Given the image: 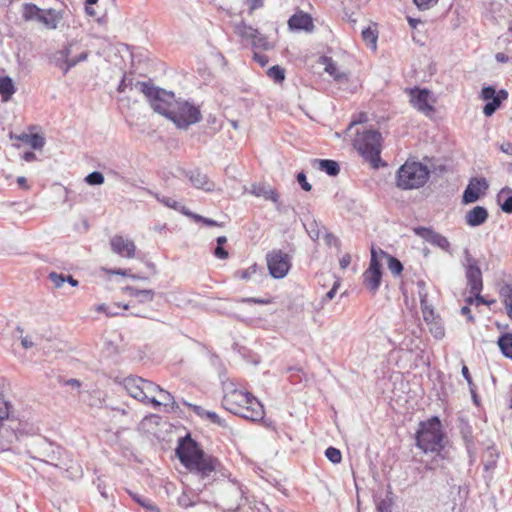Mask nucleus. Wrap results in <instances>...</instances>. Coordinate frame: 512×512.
I'll return each instance as SVG.
<instances>
[{
	"mask_svg": "<svg viewBox=\"0 0 512 512\" xmlns=\"http://www.w3.org/2000/svg\"><path fill=\"white\" fill-rule=\"evenodd\" d=\"M176 454L181 463L190 471L191 476L203 482V487L214 481V474L219 462L216 458L205 454L194 440L191 438L181 440L176 448Z\"/></svg>",
	"mask_w": 512,
	"mask_h": 512,
	"instance_id": "obj_1",
	"label": "nucleus"
},
{
	"mask_svg": "<svg viewBox=\"0 0 512 512\" xmlns=\"http://www.w3.org/2000/svg\"><path fill=\"white\" fill-rule=\"evenodd\" d=\"M123 385L132 398L143 404H151L154 408H158L161 405L165 407L170 406L173 412L179 409V405L174 400V397L152 381L138 376H128L124 379Z\"/></svg>",
	"mask_w": 512,
	"mask_h": 512,
	"instance_id": "obj_2",
	"label": "nucleus"
},
{
	"mask_svg": "<svg viewBox=\"0 0 512 512\" xmlns=\"http://www.w3.org/2000/svg\"><path fill=\"white\" fill-rule=\"evenodd\" d=\"M223 407L232 414L251 421L262 420L265 414L260 401L251 393L233 389L222 400Z\"/></svg>",
	"mask_w": 512,
	"mask_h": 512,
	"instance_id": "obj_3",
	"label": "nucleus"
},
{
	"mask_svg": "<svg viewBox=\"0 0 512 512\" xmlns=\"http://www.w3.org/2000/svg\"><path fill=\"white\" fill-rule=\"evenodd\" d=\"M33 458L66 471L69 478H80L83 474L80 465L67 454V452L52 443L42 441L38 455Z\"/></svg>",
	"mask_w": 512,
	"mask_h": 512,
	"instance_id": "obj_4",
	"label": "nucleus"
},
{
	"mask_svg": "<svg viewBox=\"0 0 512 512\" xmlns=\"http://www.w3.org/2000/svg\"><path fill=\"white\" fill-rule=\"evenodd\" d=\"M444 433L442 424L437 416L419 424L416 432V445L425 453L440 452L444 447Z\"/></svg>",
	"mask_w": 512,
	"mask_h": 512,
	"instance_id": "obj_5",
	"label": "nucleus"
},
{
	"mask_svg": "<svg viewBox=\"0 0 512 512\" xmlns=\"http://www.w3.org/2000/svg\"><path fill=\"white\" fill-rule=\"evenodd\" d=\"M89 51L85 49L80 42L73 39L67 42L63 47L49 56V62L61 70L66 75L72 68L80 62L88 59Z\"/></svg>",
	"mask_w": 512,
	"mask_h": 512,
	"instance_id": "obj_6",
	"label": "nucleus"
},
{
	"mask_svg": "<svg viewBox=\"0 0 512 512\" xmlns=\"http://www.w3.org/2000/svg\"><path fill=\"white\" fill-rule=\"evenodd\" d=\"M136 88L145 95L155 112L165 116L166 118L169 117L174 103L177 100L174 93L155 87L149 82L138 81L136 83Z\"/></svg>",
	"mask_w": 512,
	"mask_h": 512,
	"instance_id": "obj_7",
	"label": "nucleus"
},
{
	"mask_svg": "<svg viewBox=\"0 0 512 512\" xmlns=\"http://www.w3.org/2000/svg\"><path fill=\"white\" fill-rule=\"evenodd\" d=\"M429 177L426 165L420 162H405L397 171V186L403 190L417 189L425 185Z\"/></svg>",
	"mask_w": 512,
	"mask_h": 512,
	"instance_id": "obj_8",
	"label": "nucleus"
},
{
	"mask_svg": "<svg viewBox=\"0 0 512 512\" xmlns=\"http://www.w3.org/2000/svg\"><path fill=\"white\" fill-rule=\"evenodd\" d=\"M381 134L376 130H367L357 134L354 147L359 154L369 161L373 168H378L381 162Z\"/></svg>",
	"mask_w": 512,
	"mask_h": 512,
	"instance_id": "obj_9",
	"label": "nucleus"
},
{
	"mask_svg": "<svg viewBox=\"0 0 512 512\" xmlns=\"http://www.w3.org/2000/svg\"><path fill=\"white\" fill-rule=\"evenodd\" d=\"M177 128L187 130L191 125L201 121L199 107L183 99H177L168 117Z\"/></svg>",
	"mask_w": 512,
	"mask_h": 512,
	"instance_id": "obj_10",
	"label": "nucleus"
},
{
	"mask_svg": "<svg viewBox=\"0 0 512 512\" xmlns=\"http://www.w3.org/2000/svg\"><path fill=\"white\" fill-rule=\"evenodd\" d=\"M270 275L275 279L284 278L291 267L290 256L282 250H272L266 255Z\"/></svg>",
	"mask_w": 512,
	"mask_h": 512,
	"instance_id": "obj_11",
	"label": "nucleus"
},
{
	"mask_svg": "<svg viewBox=\"0 0 512 512\" xmlns=\"http://www.w3.org/2000/svg\"><path fill=\"white\" fill-rule=\"evenodd\" d=\"M463 266L465 268V275L467 284L470 287V292H481L483 289L482 272L477 260L468 250L464 251Z\"/></svg>",
	"mask_w": 512,
	"mask_h": 512,
	"instance_id": "obj_12",
	"label": "nucleus"
},
{
	"mask_svg": "<svg viewBox=\"0 0 512 512\" xmlns=\"http://www.w3.org/2000/svg\"><path fill=\"white\" fill-rule=\"evenodd\" d=\"M381 279L382 270L381 264L378 261V251L372 246L370 263L363 273V283L370 292L376 293L381 284Z\"/></svg>",
	"mask_w": 512,
	"mask_h": 512,
	"instance_id": "obj_13",
	"label": "nucleus"
},
{
	"mask_svg": "<svg viewBox=\"0 0 512 512\" xmlns=\"http://www.w3.org/2000/svg\"><path fill=\"white\" fill-rule=\"evenodd\" d=\"M413 232L415 233V235L421 237L431 245H434L446 252H449L450 243L448 239L445 236L434 231L432 228L418 226L413 228Z\"/></svg>",
	"mask_w": 512,
	"mask_h": 512,
	"instance_id": "obj_14",
	"label": "nucleus"
},
{
	"mask_svg": "<svg viewBox=\"0 0 512 512\" xmlns=\"http://www.w3.org/2000/svg\"><path fill=\"white\" fill-rule=\"evenodd\" d=\"M489 185L485 178H472L464 190L462 201L465 204L476 202L488 189Z\"/></svg>",
	"mask_w": 512,
	"mask_h": 512,
	"instance_id": "obj_15",
	"label": "nucleus"
},
{
	"mask_svg": "<svg viewBox=\"0 0 512 512\" xmlns=\"http://www.w3.org/2000/svg\"><path fill=\"white\" fill-rule=\"evenodd\" d=\"M111 250L121 257L128 259L135 257L136 246L130 239L124 238L121 235H115L110 239Z\"/></svg>",
	"mask_w": 512,
	"mask_h": 512,
	"instance_id": "obj_16",
	"label": "nucleus"
},
{
	"mask_svg": "<svg viewBox=\"0 0 512 512\" xmlns=\"http://www.w3.org/2000/svg\"><path fill=\"white\" fill-rule=\"evenodd\" d=\"M410 95V102L415 109L426 115L434 111L430 104L431 94L429 90L415 88L410 91Z\"/></svg>",
	"mask_w": 512,
	"mask_h": 512,
	"instance_id": "obj_17",
	"label": "nucleus"
},
{
	"mask_svg": "<svg viewBox=\"0 0 512 512\" xmlns=\"http://www.w3.org/2000/svg\"><path fill=\"white\" fill-rule=\"evenodd\" d=\"M288 25L292 30L312 31L314 28L311 16L304 12H298L292 15L288 21Z\"/></svg>",
	"mask_w": 512,
	"mask_h": 512,
	"instance_id": "obj_18",
	"label": "nucleus"
},
{
	"mask_svg": "<svg viewBox=\"0 0 512 512\" xmlns=\"http://www.w3.org/2000/svg\"><path fill=\"white\" fill-rule=\"evenodd\" d=\"M188 178L191 184L197 189H202L206 192H212L215 190L214 182H212L206 174L200 172L199 170L189 172Z\"/></svg>",
	"mask_w": 512,
	"mask_h": 512,
	"instance_id": "obj_19",
	"label": "nucleus"
},
{
	"mask_svg": "<svg viewBox=\"0 0 512 512\" xmlns=\"http://www.w3.org/2000/svg\"><path fill=\"white\" fill-rule=\"evenodd\" d=\"M62 19L63 15L61 11H57L52 8L42 9L39 22L42 23L47 29L55 30L57 29Z\"/></svg>",
	"mask_w": 512,
	"mask_h": 512,
	"instance_id": "obj_20",
	"label": "nucleus"
},
{
	"mask_svg": "<svg viewBox=\"0 0 512 512\" xmlns=\"http://www.w3.org/2000/svg\"><path fill=\"white\" fill-rule=\"evenodd\" d=\"M488 219V211L483 206H475L465 215L466 223L471 227L480 226Z\"/></svg>",
	"mask_w": 512,
	"mask_h": 512,
	"instance_id": "obj_21",
	"label": "nucleus"
},
{
	"mask_svg": "<svg viewBox=\"0 0 512 512\" xmlns=\"http://www.w3.org/2000/svg\"><path fill=\"white\" fill-rule=\"evenodd\" d=\"M250 193L256 197H263L266 200H270L278 204L279 195L278 193L267 184H253L251 186Z\"/></svg>",
	"mask_w": 512,
	"mask_h": 512,
	"instance_id": "obj_22",
	"label": "nucleus"
},
{
	"mask_svg": "<svg viewBox=\"0 0 512 512\" xmlns=\"http://www.w3.org/2000/svg\"><path fill=\"white\" fill-rule=\"evenodd\" d=\"M312 167L324 171L329 176H337L340 172L339 164L330 159H314L311 161Z\"/></svg>",
	"mask_w": 512,
	"mask_h": 512,
	"instance_id": "obj_23",
	"label": "nucleus"
},
{
	"mask_svg": "<svg viewBox=\"0 0 512 512\" xmlns=\"http://www.w3.org/2000/svg\"><path fill=\"white\" fill-rule=\"evenodd\" d=\"M11 139H15L31 146L33 149H42L45 145V139L39 134L21 133L20 135L10 134Z\"/></svg>",
	"mask_w": 512,
	"mask_h": 512,
	"instance_id": "obj_24",
	"label": "nucleus"
},
{
	"mask_svg": "<svg viewBox=\"0 0 512 512\" xmlns=\"http://www.w3.org/2000/svg\"><path fill=\"white\" fill-rule=\"evenodd\" d=\"M323 63L325 64V71L331 75L336 81H347L348 80V76L345 72H340L338 70V67L336 65V63L331 59V58H328V57H324L323 58Z\"/></svg>",
	"mask_w": 512,
	"mask_h": 512,
	"instance_id": "obj_25",
	"label": "nucleus"
},
{
	"mask_svg": "<svg viewBox=\"0 0 512 512\" xmlns=\"http://www.w3.org/2000/svg\"><path fill=\"white\" fill-rule=\"evenodd\" d=\"M127 293L135 297L141 303L151 302L154 299L155 292L151 289H138L135 287H126Z\"/></svg>",
	"mask_w": 512,
	"mask_h": 512,
	"instance_id": "obj_26",
	"label": "nucleus"
},
{
	"mask_svg": "<svg viewBox=\"0 0 512 512\" xmlns=\"http://www.w3.org/2000/svg\"><path fill=\"white\" fill-rule=\"evenodd\" d=\"M15 91L13 80L9 76L0 77V95L4 101H8Z\"/></svg>",
	"mask_w": 512,
	"mask_h": 512,
	"instance_id": "obj_27",
	"label": "nucleus"
},
{
	"mask_svg": "<svg viewBox=\"0 0 512 512\" xmlns=\"http://www.w3.org/2000/svg\"><path fill=\"white\" fill-rule=\"evenodd\" d=\"M498 201L502 211L512 214V189L505 187L498 194Z\"/></svg>",
	"mask_w": 512,
	"mask_h": 512,
	"instance_id": "obj_28",
	"label": "nucleus"
},
{
	"mask_svg": "<svg viewBox=\"0 0 512 512\" xmlns=\"http://www.w3.org/2000/svg\"><path fill=\"white\" fill-rule=\"evenodd\" d=\"M419 298L425 322L429 325L431 322L437 321L433 309H431V307L427 304V294L425 292L419 291Z\"/></svg>",
	"mask_w": 512,
	"mask_h": 512,
	"instance_id": "obj_29",
	"label": "nucleus"
},
{
	"mask_svg": "<svg viewBox=\"0 0 512 512\" xmlns=\"http://www.w3.org/2000/svg\"><path fill=\"white\" fill-rule=\"evenodd\" d=\"M497 344L502 354L512 359V333H505L498 338Z\"/></svg>",
	"mask_w": 512,
	"mask_h": 512,
	"instance_id": "obj_30",
	"label": "nucleus"
},
{
	"mask_svg": "<svg viewBox=\"0 0 512 512\" xmlns=\"http://www.w3.org/2000/svg\"><path fill=\"white\" fill-rule=\"evenodd\" d=\"M378 255L387 259L388 269L394 275H399L403 270V265L397 258L387 254L382 249H379Z\"/></svg>",
	"mask_w": 512,
	"mask_h": 512,
	"instance_id": "obj_31",
	"label": "nucleus"
},
{
	"mask_svg": "<svg viewBox=\"0 0 512 512\" xmlns=\"http://www.w3.org/2000/svg\"><path fill=\"white\" fill-rule=\"evenodd\" d=\"M146 191L149 194L153 195L159 202H161L165 206H167L169 208H173L178 211H183V213L186 215H192L191 213L184 211V206H182L181 203L177 202L176 200H174L170 197L160 196L159 194L154 193L150 190H146Z\"/></svg>",
	"mask_w": 512,
	"mask_h": 512,
	"instance_id": "obj_32",
	"label": "nucleus"
},
{
	"mask_svg": "<svg viewBox=\"0 0 512 512\" xmlns=\"http://www.w3.org/2000/svg\"><path fill=\"white\" fill-rule=\"evenodd\" d=\"M500 295L503 299L507 314L512 319V285H503L500 289Z\"/></svg>",
	"mask_w": 512,
	"mask_h": 512,
	"instance_id": "obj_33",
	"label": "nucleus"
},
{
	"mask_svg": "<svg viewBox=\"0 0 512 512\" xmlns=\"http://www.w3.org/2000/svg\"><path fill=\"white\" fill-rule=\"evenodd\" d=\"M42 9L35 4H24L22 16L25 20H36L39 22Z\"/></svg>",
	"mask_w": 512,
	"mask_h": 512,
	"instance_id": "obj_34",
	"label": "nucleus"
},
{
	"mask_svg": "<svg viewBox=\"0 0 512 512\" xmlns=\"http://www.w3.org/2000/svg\"><path fill=\"white\" fill-rule=\"evenodd\" d=\"M130 495H131L132 499L137 504L142 506L147 512H160L159 508L150 499H148L140 494H137V493L130 492Z\"/></svg>",
	"mask_w": 512,
	"mask_h": 512,
	"instance_id": "obj_35",
	"label": "nucleus"
},
{
	"mask_svg": "<svg viewBox=\"0 0 512 512\" xmlns=\"http://www.w3.org/2000/svg\"><path fill=\"white\" fill-rule=\"evenodd\" d=\"M236 33L242 37L243 39H256L258 35V31L251 26L246 25L245 23H240L235 28Z\"/></svg>",
	"mask_w": 512,
	"mask_h": 512,
	"instance_id": "obj_36",
	"label": "nucleus"
},
{
	"mask_svg": "<svg viewBox=\"0 0 512 512\" xmlns=\"http://www.w3.org/2000/svg\"><path fill=\"white\" fill-rule=\"evenodd\" d=\"M362 38L367 45H369L373 50H376L378 33L375 29H372L371 27L363 29Z\"/></svg>",
	"mask_w": 512,
	"mask_h": 512,
	"instance_id": "obj_37",
	"label": "nucleus"
},
{
	"mask_svg": "<svg viewBox=\"0 0 512 512\" xmlns=\"http://www.w3.org/2000/svg\"><path fill=\"white\" fill-rule=\"evenodd\" d=\"M267 74L275 83H282L285 79V70L278 65L270 67Z\"/></svg>",
	"mask_w": 512,
	"mask_h": 512,
	"instance_id": "obj_38",
	"label": "nucleus"
},
{
	"mask_svg": "<svg viewBox=\"0 0 512 512\" xmlns=\"http://www.w3.org/2000/svg\"><path fill=\"white\" fill-rule=\"evenodd\" d=\"M429 331L436 339H442L445 336L444 326L439 320L429 324Z\"/></svg>",
	"mask_w": 512,
	"mask_h": 512,
	"instance_id": "obj_39",
	"label": "nucleus"
},
{
	"mask_svg": "<svg viewBox=\"0 0 512 512\" xmlns=\"http://www.w3.org/2000/svg\"><path fill=\"white\" fill-rule=\"evenodd\" d=\"M325 456L329 461H331L334 464H338L342 460V455L339 449L335 447H329L325 451Z\"/></svg>",
	"mask_w": 512,
	"mask_h": 512,
	"instance_id": "obj_40",
	"label": "nucleus"
},
{
	"mask_svg": "<svg viewBox=\"0 0 512 512\" xmlns=\"http://www.w3.org/2000/svg\"><path fill=\"white\" fill-rule=\"evenodd\" d=\"M258 271L259 267L257 266V264H253L245 270L238 271L237 276L243 280H250L254 277L255 274L258 273Z\"/></svg>",
	"mask_w": 512,
	"mask_h": 512,
	"instance_id": "obj_41",
	"label": "nucleus"
},
{
	"mask_svg": "<svg viewBox=\"0 0 512 512\" xmlns=\"http://www.w3.org/2000/svg\"><path fill=\"white\" fill-rule=\"evenodd\" d=\"M85 181L89 185H101L104 183V176L101 172L94 171V172L90 173L89 175H87V177L85 178Z\"/></svg>",
	"mask_w": 512,
	"mask_h": 512,
	"instance_id": "obj_42",
	"label": "nucleus"
},
{
	"mask_svg": "<svg viewBox=\"0 0 512 512\" xmlns=\"http://www.w3.org/2000/svg\"><path fill=\"white\" fill-rule=\"evenodd\" d=\"M501 104V99H494L493 101H489L485 104L483 108V113L486 116H491L494 114V112L497 110V108Z\"/></svg>",
	"mask_w": 512,
	"mask_h": 512,
	"instance_id": "obj_43",
	"label": "nucleus"
},
{
	"mask_svg": "<svg viewBox=\"0 0 512 512\" xmlns=\"http://www.w3.org/2000/svg\"><path fill=\"white\" fill-rule=\"evenodd\" d=\"M9 403L4 399L3 394L0 392V422L9 417Z\"/></svg>",
	"mask_w": 512,
	"mask_h": 512,
	"instance_id": "obj_44",
	"label": "nucleus"
},
{
	"mask_svg": "<svg viewBox=\"0 0 512 512\" xmlns=\"http://www.w3.org/2000/svg\"><path fill=\"white\" fill-rule=\"evenodd\" d=\"M481 96L484 100L490 101H493L494 99H501L500 97L496 96V90L492 86L484 87L481 91Z\"/></svg>",
	"mask_w": 512,
	"mask_h": 512,
	"instance_id": "obj_45",
	"label": "nucleus"
},
{
	"mask_svg": "<svg viewBox=\"0 0 512 512\" xmlns=\"http://www.w3.org/2000/svg\"><path fill=\"white\" fill-rule=\"evenodd\" d=\"M195 503L187 492H183L178 498V504L183 508L192 507Z\"/></svg>",
	"mask_w": 512,
	"mask_h": 512,
	"instance_id": "obj_46",
	"label": "nucleus"
},
{
	"mask_svg": "<svg viewBox=\"0 0 512 512\" xmlns=\"http://www.w3.org/2000/svg\"><path fill=\"white\" fill-rule=\"evenodd\" d=\"M338 287L339 284L335 282L333 287L323 296L321 300V307H323L326 302L331 301L335 297Z\"/></svg>",
	"mask_w": 512,
	"mask_h": 512,
	"instance_id": "obj_47",
	"label": "nucleus"
},
{
	"mask_svg": "<svg viewBox=\"0 0 512 512\" xmlns=\"http://www.w3.org/2000/svg\"><path fill=\"white\" fill-rule=\"evenodd\" d=\"M49 278L57 288L61 287L63 283L66 281L65 276H63L62 274H58L56 272L50 273Z\"/></svg>",
	"mask_w": 512,
	"mask_h": 512,
	"instance_id": "obj_48",
	"label": "nucleus"
},
{
	"mask_svg": "<svg viewBox=\"0 0 512 512\" xmlns=\"http://www.w3.org/2000/svg\"><path fill=\"white\" fill-rule=\"evenodd\" d=\"M416 6L421 10H427L437 4L438 0H413Z\"/></svg>",
	"mask_w": 512,
	"mask_h": 512,
	"instance_id": "obj_49",
	"label": "nucleus"
},
{
	"mask_svg": "<svg viewBox=\"0 0 512 512\" xmlns=\"http://www.w3.org/2000/svg\"><path fill=\"white\" fill-rule=\"evenodd\" d=\"M182 403H183L185 406H187V407H189L190 409H192V410H193V412H194L196 415H198L199 417H201V418H204V417H205V414H206V412H207V411H206L204 408H202L201 406L191 404V403H189V402H187V401H185V400H183V401H182Z\"/></svg>",
	"mask_w": 512,
	"mask_h": 512,
	"instance_id": "obj_50",
	"label": "nucleus"
},
{
	"mask_svg": "<svg viewBox=\"0 0 512 512\" xmlns=\"http://www.w3.org/2000/svg\"><path fill=\"white\" fill-rule=\"evenodd\" d=\"M252 43L254 46L263 48L265 50L270 48V45H269L267 39L265 37L261 36L259 33L257 35V38L252 40Z\"/></svg>",
	"mask_w": 512,
	"mask_h": 512,
	"instance_id": "obj_51",
	"label": "nucleus"
},
{
	"mask_svg": "<svg viewBox=\"0 0 512 512\" xmlns=\"http://www.w3.org/2000/svg\"><path fill=\"white\" fill-rule=\"evenodd\" d=\"M297 181L304 191H310L312 186L307 182L306 175L303 172L297 174Z\"/></svg>",
	"mask_w": 512,
	"mask_h": 512,
	"instance_id": "obj_52",
	"label": "nucleus"
},
{
	"mask_svg": "<svg viewBox=\"0 0 512 512\" xmlns=\"http://www.w3.org/2000/svg\"><path fill=\"white\" fill-rule=\"evenodd\" d=\"M240 301L244 303H256L260 305H266L270 303V300L254 297L242 298Z\"/></svg>",
	"mask_w": 512,
	"mask_h": 512,
	"instance_id": "obj_53",
	"label": "nucleus"
},
{
	"mask_svg": "<svg viewBox=\"0 0 512 512\" xmlns=\"http://www.w3.org/2000/svg\"><path fill=\"white\" fill-rule=\"evenodd\" d=\"M213 253L215 257L219 259H226L228 257V252L223 248V246H216Z\"/></svg>",
	"mask_w": 512,
	"mask_h": 512,
	"instance_id": "obj_54",
	"label": "nucleus"
},
{
	"mask_svg": "<svg viewBox=\"0 0 512 512\" xmlns=\"http://www.w3.org/2000/svg\"><path fill=\"white\" fill-rule=\"evenodd\" d=\"M193 217L197 221H201V222H203L207 226H219V224L215 220H212L210 218H205V217H202L200 215H193Z\"/></svg>",
	"mask_w": 512,
	"mask_h": 512,
	"instance_id": "obj_55",
	"label": "nucleus"
},
{
	"mask_svg": "<svg viewBox=\"0 0 512 512\" xmlns=\"http://www.w3.org/2000/svg\"><path fill=\"white\" fill-rule=\"evenodd\" d=\"M350 263L351 256L348 253L344 254L339 261V265L342 269H346L350 265Z\"/></svg>",
	"mask_w": 512,
	"mask_h": 512,
	"instance_id": "obj_56",
	"label": "nucleus"
},
{
	"mask_svg": "<svg viewBox=\"0 0 512 512\" xmlns=\"http://www.w3.org/2000/svg\"><path fill=\"white\" fill-rule=\"evenodd\" d=\"M205 417L208 418L212 423L221 425V419L215 412L207 411Z\"/></svg>",
	"mask_w": 512,
	"mask_h": 512,
	"instance_id": "obj_57",
	"label": "nucleus"
},
{
	"mask_svg": "<svg viewBox=\"0 0 512 512\" xmlns=\"http://www.w3.org/2000/svg\"><path fill=\"white\" fill-rule=\"evenodd\" d=\"M499 149L503 153L512 156V143L511 142H503L502 144L499 145Z\"/></svg>",
	"mask_w": 512,
	"mask_h": 512,
	"instance_id": "obj_58",
	"label": "nucleus"
},
{
	"mask_svg": "<svg viewBox=\"0 0 512 512\" xmlns=\"http://www.w3.org/2000/svg\"><path fill=\"white\" fill-rule=\"evenodd\" d=\"M120 305L119 304H114L112 306H108V309H107V316H116L119 314V309H120Z\"/></svg>",
	"mask_w": 512,
	"mask_h": 512,
	"instance_id": "obj_59",
	"label": "nucleus"
},
{
	"mask_svg": "<svg viewBox=\"0 0 512 512\" xmlns=\"http://www.w3.org/2000/svg\"><path fill=\"white\" fill-rule=\"evenodd\" d=\"M21 339V345L23 346V348L25 349H30L34 346V343L30 340V338L28 336H21L20 337Z\"/></svg>",
	"mask_w": 512,
	"mask_h": 512,
	"instance_id": "obj_60",
	"label": "nucleus"
},
{
	"mask_svg": "<svg viewBox=\"0 0 512 512\" xmlns=\"http://www.w3.org/2000/svg\"><path fill=\"white\" fill-rule=\"evenodd\" d=\"M251 10L258 9L263 6V0H246Z\"/></svg>",
	"mask_w": 512,
	"mask_h": 512,
	"instance_id": "obj_61",
	"label": "nucleus"
},
{
	"mask_svg": "<svg viewBox=\"0 0 512 512\" xmlns=\"http://www.w3.org/2000/svg\"><path fill=\"white\" fill-rule=\"evenodd\" d=\"M254 59L262 66L264 67L268 63V59L265 55L255 53Z\"/></svg>",
	"mask_w": 512,
	"mask_h": 512,
	"instance_id": "obj_62",
	"label": "nucleus"
},
{
	"mask_svg": "<svg viewBox=\"0 0 512 512\" xmlns=\"http://www.w3.org/2000/svg\"><path fill=\"white\" fill-rule=\"evenodd\" d=\"M461 314L467 316L468 321H470V322L474 321V317L471 314V310L468 306H463L461 308Z\"/></svg>",
	"mask_w": 512,
	"mask_h": 512,
	"instance_id": "obj_63",
	"label": "nucleus"
},
{
	"mask_svg": "<svg viewBox=\"0 0 512 512\" xmlns=\"http://www.w3.org/2000/svg\"><path fill=\"white\" fill-rule=\"evenodd\" d=\"M495 59L499 63H506V62H508L509 57L506 54L502 53V52H498L495 55Z\"/></svg>",
	"mask_w": 512,
	"mask_h": 512,
	"instance_id": "obj_64",
	"label": "nucleus"
}]
</instances>
